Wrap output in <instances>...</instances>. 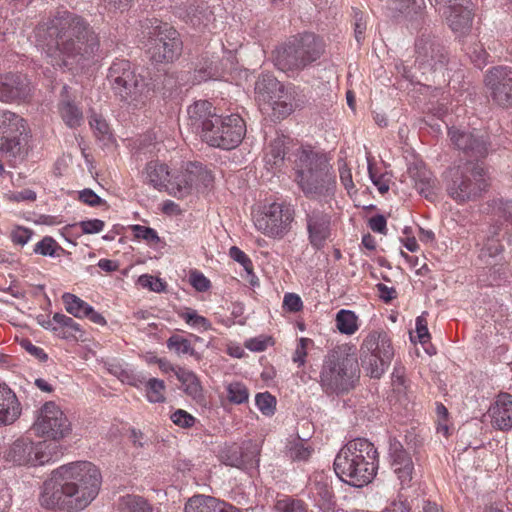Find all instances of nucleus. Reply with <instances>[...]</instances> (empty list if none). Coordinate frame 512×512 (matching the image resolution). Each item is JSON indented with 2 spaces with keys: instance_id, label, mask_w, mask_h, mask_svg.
<instances>
[{
  "instance_id": "nucleus-1",
  "label": "nucleus",
  "mask_w": 512,
  "mask_h": 512,
  "mask_svg": "<svg viewBox=\"0 0 512 512\" xmlns=\"http://www.w3.org/2000/svg\"><path fill=\"white\" fill-rule=\"evenodd\" d=\"M43 51L49 63L69 69L85 68L98 56V34L81 16L60 11L46 24Z\"/></svg>"
},
{
  "instance_id": "nucleus-2",
  "label": "nucleus",
  "mask_w": 512,
  "mask_h": 512,
  "mask_svg": "<svg viewBox=\"0 0 512 512\" xmlns=\"http://www.w3.org/2000/svg\"><path fill=\"white\" fill-rule=\"evenodd\" d=\"M101 473L91 462L76 461L52 471L43 483L40 505L49 510L79 511L98 495Z\"/></svg>"
},
{
  "instance_id": "nucleus-3",
  "label": "nucleus",
  "mask_w": 512,
  "mask_h": 512,
  "mask_svg": "<svg viewBox=\"0 0 512 512\" xmlns=\"http://www.w3.org/2000/svg\"><path fill=\"white\" fill-rule=\"evenodd\" d=\"M333 466L342 482L353 487H363L376 475L377 449L365 438L350 440L337 453Z\"/></svg>"
},
{
  "instance_id": "nucleus-4",
  "label": "nucleus",
  "mask_w": 512,
  "mask_h": 512,
  "mask_svg": "<svg viewBox=\"0 0 512 512\" xmlns=\"http://www.w3.org/2000/svg\"><path fill=\"white\" fill-rule=\"evenodd\" d=\"M295 171V180L306 197L327 201L334 196L335 176L324 155L301 149L295 161Z\"/></svg>"
},
{
  "instance_id": "nucleus-5",
  "label": "nucleus",
  "mask_w": 512,
  "mask_h": 512,
  "mask_svg": "<svg viewBox=\"0 0 512 512\" xmlns=\"http://www.w3.org/2000/svg\"><path fill=\"white\" fill-rule=\"evenodd\" d=\"M359 376L357 359L340 350H332L325 357L320 372V385L330 393L347 392Z\"/></svg>"
},
{
  "instance_id": "nucleus-6",
  "label": "nucleus",
  "mask_w": 512,
  "mask_h": 512,
  "mask_svg": "<svg viewBox=\"0 0 512 512\" xmlns=\"http://www.w3.org/2000/svg\"><path fill=\"white\" fill-rule=\"evenodd\" d=\"M323 53L321 39L312 33L295 37L274 52V64L283 72H295L320 58Z\"/></svg>"
},
{
  "instance_id": "nucleus-7",
  "label": "nucleus",
  "mask_w": 512,
  "mask_h": 512,
  "mask_svg": "<svg viewBox=\"0 0 512 512\" xmlns=\"http://www.w3.org/2000/svg\"><path fill=\"white\" fill-rule=\"evenodd\" d=\"M445 182L448 195L458 203L475 199L487 187L484 167L472 161L449 168Z\"/></svg>"
},
{
  "instance_id": "nucleus-8",
  "label": "nucleus",
  "mask_w": 512,
  "mask_h": 512,
  "mask_svg": "<svg viewBox=\"0 0 512 512\" xmlns=\"http://www.w3.org/2000/svg\"><path fill=\"white\" fill-rule=\"evenodd\" d=\"M360 353L364 369L370 377L379 379L390 366L395 351L385 331H372L363 340Z\"/></svg>"
},
{
  "instance_id": "nucleus-9",
  "label": "nucleus",
  "mask_w": 512,
  "mask_h": 512,
  "mask_svg": "<svg viewBox=\"0 0 512 512\" xmlns=\"http://www.w3.org/2000/svg\"><path fill=\"white\" fill-rule=\"evenodd\" d=\"M147 52L156 63H171L182 53L183 43L179 33L167 23L157 20L148 28Z\"/></svg>"
},
{
  "instance_id": "nucleus-10",
  "label": "nucleus",
  "mask_w": 512,
  "mask_h": 512,
  "mask_svg": "<svg viewBox=\"0 0 512 512\" xmlns=\"http://www.w3.org/2000/svg\"><path fill=\"white\" fill-rule=\"evenodd\" d=\"M209 124L208 130L200 137L209 146L231 150L236 148L246 134L244 120L237 114L218 116Z\"/></svg>"
},
{
  "instance_id": "nucleus-11",
  "label": "nucleus",
  "mask_w": 512,
  "mask_h": 512,
  "mask_svg": "<svg viewBox=\"0 0 512 512\" xmlns=\"http://www.w3.org/2000/svg\"><path fill=\"white\" fill-rule=\"evenodd\" d=\"M58 449L55 443L34 442L29 438L21 437L10 445L5 453V459L19 466L44 465L57 457Z\"/></svg>"
},
{
  "instance_id": "nucleus-12",
  "label": "nucleus",
  "mask_w": 512,
  "mask_h": 512,
  "mask_svg": "<svg viewBox=\"0 0 512 512\" xmlns=\"http://www.w3.org/2000/svg\"><path fill=\"white\" fill-rule=\"evenodd\" d=\"M295 211L290 204L273 202L264 206L254 217V225L265 236L282 239L294 221Z\"/></svg>"
},
{
  "instance_id": "nucleus-13",
  "label": "nucleus",
  "mask_w": 512,
  "mask_h": 512,
  "mask_svg": "<svg viewBox=\"0 0 512 512\" xmlns=\"http://www.w3.org/2000/svg\"><path fill=\"white\" fill-rule=\"evenodd\" d=\"M31 429L38 437L59 441L71 434L72 425L60 406L49 401L38 410Z\"/></svg>"
},
{
  "instance_id": "nucleus-14",
  "label": "nucleus",
  "mask_w": 512,
  "mask_h": 512,
  "mask_svg": "<svg viewBox=\"0 0 512 512\" xmlns=\"http://www.w3.org/2000/svg\"><path fill=\"white\" fill-rule=\"evenodd\" d=\"M260 446L251 440L242 443H225L218 450V458L226 466L247 469L258 465Z\"/></svg>"
},
{
  "instance_id": "nucleus-15",
  "label": "nucleus",
  "mask_w": 512,
  "mask_h": 512,
  "mask_svg": "<svg viewBox=\"0 0 512 512\" xmlns=\"http://www.w3.org/2000/svg\"><path fill=\"white\" fill-rule=\"evenodd\" d=\"M24 131V119L9 110H0V154L16 157L21 149L20 136Z\"/></svg>"
},
{
  "instance_id": "nucleus-16",
  "label": "nucleus",
  "mask_w": 512,
  "mask_h": 512,
  "mask_svg": "<svg viewBox=\"0 0 512 512\" xmlns=\"http://www.w3.org/2000/svg\"><path fill=\"white\" fill-rule=\"evenodd\" d=\"M448 135L455 147L471 158L479 159L488 154V136L481 131L473 130L470 132L450 128Z\"/></svg>"
},
{
  "instance_id": "nucleus-17",
  "label": "nucleus",
  "mask_w": 512,
  "mask_h": 512,
  "mask_svg": "<svg viewBox=\"0 0 512 512\" xmlns=\"http://www.w3.org/2000/svg\"><path fill=\"white\" fill-rule=\"evenodd\" d=\"M123 86L122 90L127 94L121 90H116L114 94L123 104L133 109L144 107L154 92V85L139 74L130 77Z\"/></svg>"
},
{
  "instance_id": "nucleus-18",
  "label": "nucleus",
  "mask_w": 512,
  "mask_h": 512,
  "mask_svg": "<svg viewBox=\"0 0 512 512\" xmlns=\"http://www.w3.org/2000/svg\"><path fill=\"white\" fill-rule=\"evenodd\" d=\"M485 82L493 100L502 107L512 103V69L508 67H494L485 77Z\"/></svg>"
},
{
  "instance_id": "nucleus-19",
  "label": "nucleus",
  "mask_w": 512,
  "mask_h": 512,
  "mask_svg": "<svg viewBox=\"0 0 512 512\" xmlns=\"http://www.w3.org/2000/svg\"><path fill=\"white\" fill-rule=\"evenodd\" d=\"M212 181L213 176L206 167L199 162H190L187 164L185 172L181 176L175 177L177 191L174 194L183 197L193 188L208 187Z\"/></svg>"
},
{
  "instance_id": "nucleus-20",
  "label": "nucleus",
  "mask_w": 512,
  "mask_h": 512,
  "mask_svg": "<svg viewBox=\"0 0 512 512\" xmlns=\"http://www.w3.org/2000/svg\"><path fill=\"white\" fill-rule=\"evenodd\" d=\"M417 61L419 62L420 68L424 69L423 74L426 73V69L429 68L433 72L442 71L447 63V52L445 49L434 43H417Z\"/></svg>"
},
{
  "instance_id": "nucleus-21",
  "label": "nucleus",
  "mask_w": 512,
  "mask_h": 512,
  "mask_svg": "<svg viewBox=\"0 0 512 512\" xmlns=\"http://www.w3.org/2000/svg\"><path fill=\"white\" fill-rule=\"evenodd\" d=\"M391 467L402 488L410 487L415 474L410 454L400 444L391 447Z\"/></svg>"
},
{
  "instance_id": "nucleus-22",
  "label": "nucleus",
  "mask_w": 512,
  "mask_h": 512,
  "mask_svg": "<svg viewBox=\"0 0 512 512\" xmlns=\"http://www.w3.org/2000/svg\"><path fill=\"white\" fill-rule=\"evenodd\" d=\"M29 92V83L25 76L12 73L0 76V101L8 103L24 100Z\"/></svg>"
},
{
  "instance_id": "nucleus-23",
  "label": "nucleus",
  "mask_w": 512,
  "mask_h": 512,
  "mask_svg": "<svg viewBox=\"0 0 512 512\" xmlns=\"http://www.w3.org/2000/svg\"><path fill=\"white\" fill-rule=\"evenodd\" d=\"M188 125L200 137L209 128V124L217 115L212 104L207 100H199L190 105L187 109Z\"/></svg>"
},
{
  "instance_id": "nucleus-24",
  "label": "nucleus",
  "mask_w": 512,
  "mask_h": 512,
  "mask_svg": "<svg viewBox=\"0 0 512 512\" xmlns=\"http://www.w3.org/2000/svg\"><path fill=\"white\" fill-rule=\"evenodd\" d=\"M488 414L495 429L500 431L512 429V395L499 394L491 404Z\"/></svg>"
},
{
  "instance_id": "nucleus-25",
  "label": "nucleus",
  "mask_w": 512,
  "mask_h": 512,
  "mask_svg": "<svg viewBox=\"0 0 512 512\" xmlns=\"http://www.w3.org/2000/svg\"><path fill=\"white\" fill-rule=\"evenodd\" d=\"M310 243L320 248L330 235V217L323 211L314 209L306 216Z\"/></svg>"
},
{
  "instance_id": "nucleus-26",
  "label": "nucleus",
  "mask_w": 512,
  "mask_h": 512,
  "mask_svg": "<svg viewBox=\"0 0 512 512\" xmlns=\"http://www.w3.org/2000/svg\"><path fill=\"white\" fill-rule=\"evenodd\" d=\"M21 412V403L15 392L6 383H0V427L13 424Z\"/></svg>"
},
{
  "instance_id": "nucleus-27",
  "label": "nucleus",
  "mask_w": 512,
  "mask_h": 512,
  "mask_svg": "<svg viewBox=\"0 0 512 512\" xmlns=\"http://www.w3.org/2000/svg\"><path fill=\"white\" fill-rule=\"evenodd\" d=\"M443 15L447 24L455 33L465 34L470 30L473 18L467 5L454 3V5H450V7L443 10Z\"/></svg>"
},
{
  "instance_id": "nucleus-28",
  "label": "nucleus",
  "mask_w": 512,
  "mask_h": 512,
  "mask_svg": "<svg viewBox=\"0 0 512 512\" xmlns=\"http://www.w3.org/2000/svg\"><path fill=\"white\" fill-rule=\"evenodd\" d=\"M145 183L153 186L155 189L161 190L170 183L171 189L176 188L175 180L171 181V175L168 166L158 160L150 161L146 164L142 173Z\"/></svg>"
},
{
  "instance_id": "nucleus-29",
  "label": "nucleus",
  "mask_w": 512,
  "mask_h": 512,
  "mask_svg": "<svg viewBox=\"0 0 512 512\" xmlns=\"http://www.w3.org/2000/svg\"><path fill=\"white\" fill-rule=\"evenodd\" d=\"M58 112L63 122L69 128H77L83 122V112L69 96L67 86H63L62 88L58 103Z\"/></svg>"
},
{
  "instance_id": "nucleus-30",
  "label": "nucleus",
  "mask_w": 512,
  "mask_h": 512,
  "mask_svg": "<svg viewBox=\"0 0 512 512\" xmlns=\"http://www.w3.org/2000/svg\"><path fill=\"white\" fill-rule=\"evenodd\" d=\"M135 70L131 63L125 59H116L108 69L107 81L113 91L121 90L127 94L122 88L123 84H126L130 77H134Z\"/></svg>"
},
{
  "instance_id": "nucleus-31",
  "label": "nucleus",
  "mask_w": 512,
  "mask_h": 512,
  "mask_svg": "<svg viewBox=\"0 0 512 512\" xmlns=\"http://www.w3.org/2000/svg\"><path fill=\"white\" fill-rule=\"evenodd\" d=\"M47 327H51L63 339L78 340L83 337L80 325L71 317L61 313H55L52 322H49Z\"/></svg>"
},
{
  "instance_id": "nucleus-32",
  "label": "nucleus",
  "mask_w": 512,
  "mask_h": 512,
  "mask_svg": "<svg viewBox=\"0 0 512 512\" xmlns=\"http://www.w3.org/2000/svg\"><path fill=\"white\" fill-rule=\"evenodd\" d=\"M294 96L290 88L282 87V93L273 95L271 102H266L262 110H272L273 116L277 119H283L293 111Z\"/></svg>"
},
{
  "instance_id": "nucleus-33",
  "label": "nucleus",
  "mask_w": 512,
  "mask_h": 512,
  "mask_svg": "<svg viewBox=\"0 0 512 512\" xmlns=\"http://www.w3.org/2000/svg\"><path fill=\"white\" fill-rule=\"evenodd\" d=\"M284 85L274 76L265 74L258 78L255 84V94L259 105L265 106L266 102H271L273 95L282 93Z\"/></svg>"
},
{
  "instance_id": "nucleus-34",
  "label": "nucleus",
  "mask_w": 512,
  "mask_h": 512,
  "mask_svg": "<svg viewBox=\"0 0 512 512\" xmlns=\"http://www.w3.org/2000/svg\"><path fill=\"white\" fill-rule=\"evenodd\" d=\"M409 174L414 181L416 190L426 198L433 194L435 180L432 173L424 166L414 165L409 168Z\"/></svg>"
},
{
  "instance_id": "nucleus-35",
  "label": "nucleus",
  "mask_w": 512,
  "mask_h": 512,
  "mask_svg": "<svg viewBox=\"0 0 512 512\" xmlns=\"http://www.w3.org/2000/svg\"><path fill=\"white\" fill-rule=\"evenodd\" d=\"M289 143L290 139L284 135L277 136L273 139L268 146V151L265 156L266 165L271 168H277L283 165L287 154V145Z\"/></svg>"
},
{
  "instance_id": "nucleus-36",
  "label": "nucleus",
  "mask_w": 512,
  "mask_h": 512,
  "mask_svg": "<svg viewBox=\"0 0 512 512\" xmlns=\"http://www.w3.org/2000/svg\"><path fill=\"white\" fill-rule=\"evenodd\" d=\"M175 376L181 382L184 392L195 400L203 397V389L196 374L190 370L178 367Z\"/></svg>"
},
{
  "instance_id": "nucleus-37",
  "label": "nucleus",
  "mask_w": 512,
  "mask_h": 512,
  "mask_svg": "<svg viewBox=\"0 0 512 512\" xmlns=\"http://www.w3.org/2000/svg\"><path fill=\"white\" fill-rule=\"evenodd\" d=\"M118 512H152V505L142 496L128 494L119 498Z\"/></svg>"
},
{
  "instance_id": "nucleus-38",
  "label": "nucleus",
  "mask_w": 512,
  "mask_h": 512,
  "mask_svg": "<svg viewBox=\"0 0 512 512\" xmlns=\"http://www.w3.org/2000/svg\"><path fill=\"white\" fill-rule=\"evenodd\" d=\"M220 500L203 494L194 495L185 504V512H218Z\"/></svg>"
},
{
  "instance_id": "nucleus-39",
  "label": "nucleus",
  "mask_w": 512,
  "mask_h": 512,
  "mask_svg": "<svg viewBox=\"0 0 512 512\" xmlns=\"http://www.w3.org/2000/svg\"><path fill=\"white\" fill-rule=\"evenodd\" d=\"M166 345L169 350L174 351L177 355L189 354L196 360L201 359V355L195 351L191 342L179 334L170 336L167 339Z\"/></svg>"
},
{
  "instance_id": "nucleus-40",
  "label": "nucleus",
  "mask_w": 512,
  "mask_h": 512,
  "mask_svg": "<svg viewBox=\"0 0 512 512\" xmlns=\"http://www.w3.org/2000/svg\"><path fill=\"white\" fill-rule=\"evenodd\" d=\"M313 453V448L304 440L296 438L286 446V455L292 461H307Z\"/></svg>"
},
{
  "instance_id": "nucleus-41",
  "label": "nucleus",
  "mask_w": 512,
  "mask_h": 512,
  "mask_svg": "<svg viewBox=\"0 0 512 512\" xmlns=\"http://www.w3.org/2000/svg\"><path fill=\"white\" fill-rule=\"evenodd\" d=\"M62 301L66 311L77 318H82L86 312H91V306L72 293H64Z\"/></svg>"
},
{
  "instance_id": "nucleus-42",
  "label": "nucleus",
  "mask_w": 512,
  "mask_h": 512,
  "mask_svg": "<svg viewBox=\"0 0 512 512\" xmlns=\"http://www.w3.org/2000/svg\"><path fill=\"white\" fill-rule=\"evenodd\" d=\"M357 320L353 311L342 309L336 315V327L342 334L352 335L358 329Z\"/></svg>"
},
{
  "instance_id": "nucleus-43",
  "label": "nucleus",
  "mask_w": 512,
  "mask_h": 512,
  "mask_svg": "<svg viewBox=\"0 0 512 512\" xmlns=\"http://www.w3.org/2000/svg\"><path fill=\"white\" fill-rule=\"evenodd\" d=\"M425 8L424 0H402L397 9L408 21H417L423 15Z\"/></svg>"
},
{
  "instance_id": "nucleus-44",
  "label": "nucleus",
  "mask_w": 512,
  "mask_h": 512,
  "mask_svg": "<svg viewBox=\"0 0 512 512\" xmlns=\"http://www.w3.org/2000/svg\"><path fill=\"white\" fill-rule=\"evenodd\" d=\"M178 315L188 325L195 329L207 331L212 328L211 322L204 316L199 315L197 311L192 308H185L179 312Z\"/></svg>"
},
{
  "instance_id": "nucleus-45",
  "label": "nucleus",
  "mask_w": 512,
  "mask_h": 512,
  "mask_svg": "<svg viewBox=\"0 0 512 512\" xmlns=\"http://www.w3.org/2000/svg\"><path fill=\"white\" fill-rule=\"evenodd\" d=\"M64 249L50 236L44 237L34 247V253L42 256L59 257Z\"/></svg>"
},
{
  "instance_id": "nucleus-46",
  "label": "nucleus",
  "mask_w": 512,
  "mask_h": 512,
  "mask_svg": "<svg viewBox=\"0 0 512 512\" xmlns=\"http://www.w3.org/2000/svg\"><path fill=\"white\" fill-rule=\"evenodd\" d=\"M497 234L498 232L495 229L493 231V235L486 239L483 247L480 250L479 257L486 262L489 258H494L495 256L499 255L503 250V246L500 243V240L496 238Z\"/></svg>"
},
{
  "instance_id": "nucleus-47",
  "label": "nucleus",
  "mask_w": 512,
  "mask_h": 512,
  "mask_svg": "<svg viewBox=\"0 0 512 512\" xmlns=\"http://www.w3.org/2000/svg\"><path fill=\"white\" fill-rule=\"evenodd\" d=\"M274 508L277 512H308L307 506L302 500L290 496L278 499Z\"/></svg>"
},
{
  "instance_id": "nucleus-48",
  "label": "nucleus",
  "mask_w": 512,
  "mask_h": 512,
  "mask_svg": "<svg viewBox=\"0 0 512 512\" xmlns=\"http://www.w3.org/2000/svg\"><path fill=\"white\" fill-rule=\"evenodd\" d=\"M165 383L163 380L151 378L146 383L147 399L152 403H161L165 400Z\"/></svg>"
},
{
  "instance_id": "nucleus-49",
  "label": "nucleus",
  "mask_w": 512,
  "mask_h": 512,
  "mask_svg": "<svg viewBox=\"0 0 512 512\" xmlns=\"http://www.w3.org/2000/svg\"><path fill=\"white\" fill-rule=\"evenodd\" d=\"M227 397L234 404L245 403L249 397L248 389L240 382L230 383L227 386Z\"/></svg>"
},
{
  "instance_id": "nucleus-50",
  "label": "nucleus",
  "mask_w": 512,
  "mask_h": 512,
  "mask_svg": "<svg viewBox=\"0 0 512 512\" xmlns=\"http://www.w3.org/2000/svg\"><path fill=\"white\" fill-rule=\"evenodd\" d=\"M256 405L264 415H272L275 410L276 399L269 392L256 395Z\"/></svg>"
},
{
  "instance_id": "nucleus-51",
  "label": "nucleus",
  "mask_w": 512,
  "mask_h": 512,
  "mask_svg": "<svg viewBox=\"0 0 512 512\" xmlns=\"http://www.w3.org/2000/svg\"><path fill=\"white\" fill-rule=\"evenodd\" d=\"M189 282L198 292H206L211 287L210 280L203 273L197 270L190 271Z\"/></svg>"
},
{
  "instance_id": "nucleus-52",
  "label": "nucleus",
  "mask_w": 512,
  "mask_h": 512,
  "mask_svg": "<svg viewBox=\"0 0 512 512\" xmlns=\"http://www.w3.org/2000/svg\"><path fill=\"white\" fill-rule=\"evenodd\" d=\"M89 124L94 134L99 139H105L109 135V127L106 121L99 115L93 114L90 117Z\"/></svg>"
},
{
  "instance_id": "nucleus-53",
  "label": "nucleus",
  "mask_w": 512,
  "mask_h": 512,
  "mask_svg": "<svg viewBox=\"0 0 512 512\" xmlns=\"http://www.w3.org/2000/svg\"><path fill=\"white\" fill-rule=\"evenodd\" d=\"M132 231L136 238L143 239L149 243H158L160 240L157 232L150 227L134 225L132 226Z\"/></svg>"
},
{
  "instance_id": "nucleus-54",
  "label": "nucleus",
  "mask_w": 512,
  "mask_h": 512,
  "mask_svg": "<svg viewBox=\"0 0 512 512\" xmlns=\"http://www.w3.org/2000/svg\"><path fill=\"white\" fill-rule=\"evenodd\" d=\"M172 422L182 428H190L194 425L196 419L187 411L178 409L171 414Z\"/></svg>"
},
{
  "instance_id": "nucleus-55",
  "label": "nucleus",
  "mask_w": 512,
  "mask_h": 512,
  "mask_svg": "<svg viewBox=\"0 0 512 512\" xmlns=\"http://www.w3.org/2000/svg\"><path fill=\"white\" fill-rule=\"evenodd\" d=\"M353 19L355 39L358 43H360L364 39V34L367 27L363 12L358 9H353Z\"/></svg>"
},
{
  "instance_id": "nucleus-56",
  "label": "nucleus",
  "mask_w": 512,
  "mask_h": 512,
  "mask_svg": "<svg viewBox=\"0 0 512 512\" xmlns=\"http://www.w3.org/2000/svg\"><path fill=\"white\" fill-rule=\"evenodd\" d=\"M229 256L234 261L241 264L243 266V268L245 269V271H247L248 273L252 272V269H253L252 261L240 248H238L237 246H232L229 249Z\"/></svg>"
},
{
  "instance_id": "nucleus-57",
  "label": "nucleus",
  "mask_w": 512,
  "mask_h": 512,
  "mask_svg": "<svg viewBox=\"0 0 512 512\" xmlns=\"http://www.w3.org/2000/svg\"><path fill=\"white\" fill-rule=\"evenodd\" d=\"M139 283L144 288H149L154 292H162L166 288V283L160 278H155L151 275H142L139 277Z\"/></svg>"
},
{
  "instance_id": "nucleus-58",
  "label": "nucleus",
  "mask_w": 512,
  "mask_h": 512,
  "mask_svg": "<svg viewBox=\"0 0 512 512\" xmlns=\"http://www.w3.org/2000/svg\"><path fill=\"white\" fill-rule=\"evenodd\" d=\"M311 343H312V340L309 338H300L299 339L296 349L293 353V357H292V360L294 363L298 364L299 366L304 365L305 358L307 356V347Z\"/></svg>"
},
{
  "instance_id": "nucleus-59",
  "label": "nucleus",
  "mask_w": 512,
  "mask_h": 512,
  "mask_svg": "<svg viewBox=\"0 0 512 512\" xmlns=\"http://www.w3.org/2000/svg\"><path fill=\"white\" fill-rule=\"evenodd\" d=\"M467 54L470 56L472 61L477 65L481 66L485 63L487 58V52L481 44L475 43L467 49Z\"/></svg>"
},
{
  "instance_id": "nucleus-60",
  "label": "nucleus",
  "mask_w": 512,
  "mask_h": 512,
  "mask_svg": "<svg viewBox=\"0 0 512 512\" xmlns=\"http://www.w3.org/2000/svg\"><path fill=\"white\" fill-rule=\"evenodd\" d=\"M283 307L289 312H298L303 307L301 298L295 293H287L283 299Z\"/></svg>"
},
{
  "instance_id": "nucleus-61",
  "label": "nucleus",
  "mask_w": 512,
  "mask_h": 512,
  "mask_svg": "<svg viewBox=\"0 0 512 512\" xmlns=\"http://www.w3.org/2000/svg\"><path fill=\"white\" fill-rule=\"evenodd\" d=\"M84 234H96L103 230L105 223L100 219L85 220L79 223Z\"/></svg>"
},
{
  "instance_id": "nucleus-62",
  "label": "nucleus",
  "mask_w": 512,
  "mask_h": 512,
  "mask_svg": "<svg viewBox=\"0 0 512 512\" xmlns=\"http://www.w3.org/2000/svg\"><path fill=\"white\" fill-rule=\"evenodd\" d=\"M271 341L270 337L259 336L245 342V347L254 352L264 351Z\"/></svg>"
},
{
  "instance_id": "nucleus-63",
  "label": "nucleus",
  "mask_w": 512,
  "mask_h": 512,
  "mask_svg": "<svg viewBox=\"0 0 512 512\" xmlns=\"http://www.w3.org/2000/svg\"><path fill=\"white\" fill-rule=\"evenodd\" d=\"M31 236H32V231L27 228H24V227H17L11 233V239H12L13 243L21 245V246L28 243Z\"/></svg>"
},
{
  "instance_id": "nucleus-64",
  "label": "nucleus",
  "mask_w": 512,
  "mask_h": 512,
  "mask_svg": "<svg viewBox=\"0 0 512 512\" xmlns=\"http://www.w3.org/2000/svg\"><path fill=\"white\" fill-rule=\"evenodd\" d=\"M79 199L89 206H99L102 199L91 189H84L79 193Z\"/></svg>"
}]
</instances>
